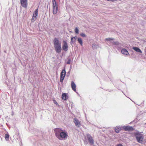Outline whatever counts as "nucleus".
Masks as SVG:
<instances>
[{"label":"nucleus","instance_id":"nucleus-1","mask_svg":"<svg viewBox=\"0 0 146 146\" xmlns=\"http://www.w3.org/2000/svg\"><path fill=\"white\" fill-rule=\"evenodd\" d=\"M54 131L56 136L59 140H62L67 138L68 133L65 130L57 128L54 129Z\"/></svg>","mask_w":146,"mask_h":146},{"label":"nucleus","instance_id":"nucleus-2","mask_svg":"<svg viewBox=\"0 0 146 146\" xmlns=\"http://www.w3.org/2000/svg\"><path fill=\"white\" fill-rule=\"evenodd\" d=\"M53 43L56 52L57 53L60 54L62 50L61 42L58 38H55L53 40Z\"/></svg>","mask_w":146,"mask_h":146},{"label":"nucleus","instance_id":"nucleus-3","mask_svg":"<svg viewBox=\"0 0 146 146\" xmlns=\"http://www.w3.org/2000/svg\"><path fill=\"white\" fill-rule=\"evenodd\" d=\"M135 137L138 143L141 144L144 143V137L143 134L139 133L136 132L135 133Z\"/></svg>","mask_w":146,"mask_h":146},{"label":"nucleus","instance_id":"nucleus-4","mask_svg":"<svg viewBox=\"0 0 146 146\" xmlns=\"http://www.w3.org/2000/svg\"><path fill=\"white\" fill-rule=\"evenodd\" d=\"M87 139L90 145H94V141L92 136L89 134L88 133L86 134Z\"/></svg>","mask_w":146,"mask_h":146},{"label":"nucleus","instance_id":"nucleus-5","mask_svg":"<svg viewBox=\"0 0 146 146\" xmlns=\"http://www.w3.org/2000/svg\"><path fill=\"white\" fill-rule=\"evenodd\" d=\"M121 129H122L124 130L125 131H132L134 129L133 127L129 126L128 125L121 126Z\"/></svg>","mask_w":146,"mask_h":146},{"label":"nucleus","instance_id":"nucleus-6","mask_svg":"<svg viewBox=\"0 0 146 146\" xmlns=\"http://www.w3.org/2000/svg\"><path fill=\"white\" fill-rule=\"evenodd\" d=\"M68 46L67 43L66 41H63V44L62 46V50L65 51H67L68 50Z\"/></svg>","mask_w":146,"mask_h":146},{"label":"nucleus","instance_id":"nucleus-7","mask_svg":"<svg viewBox=\"0 0 146 146\" xmlns=\"http://www.w3.org/2000/svg\"><path fill=\"white\" fill-rule=\"evenodd\" d=\"M38 8H37L34 11L32 18V21L33 20L35 21L36 19V18L38 16Z\"/></svg>","mask_w":146,"mask_h":146},{"label":"nucleus","instance_id":"nucleus-8","mask_svg":"<svg viewBox=\"0 0 146 146\" xmlns=\"http://www.w3.org/2000/svg\"><path fill=\"white\" fill-rule=\"evenodd\" d=\"M20 3L22 6L26 8L27 7V0H20Z\"/></svg>","mask_w":146,"mask_h":146},{"label":"nucleus","instance_id":"nucleus-9","mask_svg":"<svg viewBox=\"0 0 146 146\" xmlns=\"http://www.w3.org/2000/svg\"><path fill=\"white\" fill-rule=\"evenodd\" d=\"M74 122L75 125L78 127H79L80 126V123L79 121L76 118H74Z\"/></svg>","mask_w":146,"mask_h":146},{"label":"nucleus","instance_id":"nucleus-10","mask_svg":"<svg viewBox=\"0 0 146 146\" xmlns=\"http://www.w3.org/2000/svg\"><path fill=\"white\" fill-rule=\"evenodd\" d=\"M62 98L64 100H66L68 99V94L63 93L62 95Z\"/></svg>","mask_w":146,"mask_h":146},{"label":"nucleus","instance_id":"nucleus-11","mask_svg":"<svg viewBox=\"0 0 146 146\" xmlns=\"http://www.w3.org/2000/svg\"><path fill=\"white\" fill-rule=\"evenodd\" d=\"M71 87L72 90L75 92H76V86L74 82L72 81L71 83Z\"/></svg>","mask_w":146,"mask_h":146},{"label":"nucleus","instance_id":"nucleus-12","mask_svg":"<svg viewBox=\"0 0 146 146\" xmlns=\"http://www.w3.org/2000/svg\"><path fill=\"white\" fill-rule=\"evenodd\" d=\"M121 53L123 54H124L126 55H127L129 54V53L127 50L125 48H122L121 50Z\"/></svg>","mask_w":146,"mask_h":146},{"label":"nucleus","instance_id":"nucleus-13","mask_svg":"<svg viewBox=\"0 0 146 146\" xmlns=\"http://www.w3.org/2000/svg\"><path fill=\"white\" fill-rule=\"evenodd\" d=\"M122 129H121V126L116 127L115 128V131L117 133H119L120 131Z\"/></svg>","mask_w":146,"mask_h":146},{"label":"nucleus","instance_id":"nucleus-14","mask_svg":"<svg viewBox=\"0 0 146 146\" xmlns=\"http://www.w3.org/2000/svg\"><path fill=\"white\" fill-rule=\"evenodd\" d=\"M66 74V72L65 71V69L64 68L63 69L60 73V77H63L65 76Z\"/></svg>","mask_w":146,"mask_h":146},{"label":"nucleus","instance_id":"nucleus-15","mask_svg":"<svg viewBox=\"0 0 146 146\" xmlns=\"http://www.w3.org/2000/svg\"><path fill=\"white\" fill-rule=\"evenodd\" d=\"M133 49L136 51L140 53H142V51L140 49L137 47H134Z\"/></svg>","mask_w":146,"mask_h":146},{"label":"nucleus","instance_id":"nucleus-16","mask_svg":"<svg viewBox=\"0 0 146 146\" xmlns=\"http://www.w3.org/2000/svg\"><path fill=\"white\" fill-rule=\"evenodd\" d=\"M58 10V7H53V13L54 14H56Z\"/></svg>","mask_w":146,"mask_h":146},{"label":"nucleus","instance_id":"nucleus-17","mask_svg":"<svg viewBox=\"0 0 146 146\" xmlns=\"http://www.w3.org/2000/svg\"><path fill=\"white\" fill-rule=\"evenodd\" d=\"M52 6L53 7H58L56 0H52Z\"/></svg>","mask_w":146,"mask_h":146},{"label":"nucleus","instance_id":"nucleus-18","mask_svg":"<svg viewBox=\"0 0 146 146\" xmlns=\"http://www.w3.org/2000/svg\"><path fill=\"white\" fill-rule=\"evenodd\" d=\"M77 38L76 36H74L71 38L70 41L71 44H73L76 41V38Z\"/></svg>","mask_w":146,"mask_h":146},{"label":"nucleus","instance_id":"nucleus-19","mask_svg":"<svg viewBox=\"0 0 146 146\" xmlns=\"http://www.w3.org/2000/svg\"><path fill=\"white\" fill-rule=\"evenodd\" d=\"M111 43L113 45H115L116 46H119L120 44L118 41H113Z\"/></svg>","mask_w":146,"mask_h":146},{"label":"nucleus","instance_id":"nucleus-20","mask_svg":"<svg viewBox=\"0 0 146 146\" xmlns=\"http://www.w3.org/2000/svg\"><path fill=\"white\" fill-rule=\"evenodd\" d=\"M77 40L78 42L82 46V39L80 38H78Z\"/></svg>","mask_w":146,"mask_h":146},{"label":"nucleus","instance_id":"nucleus-21","mask_svg":"<svg viewBox=\"0 0 146 146\" xmlns=\"http://www.w3.org/2000/svg\"><path fill=\"white\" fill-rule=\"evenodd\" d=\"M114 39V38H106L105 40L107 41L111 42V40H113Z\"/></svg>","mask_w":146,"mask_h":146},{"label":"nucleus","instance_id":"nucleus-22","mask_svg":"<svg viewBox=\"0 0 146 146\" xmlns=\"http://www.w3.org/2000/svg\"><path fill=\"white\" fill-rule=\"evenodd\" d=\"M9 134L7 133L5 135V139L6 140L8 141L9 140Z\"/></svg>","mask_w":146,"mask_h":146},{"label":"nucleus","instance_id":"nucleus-23","mask_svg":"<svg viewBox=\"0 0 146 146\" xmlns=\"http://www.w3.org/2000/svg\"><path fill=\"white\" fill-rule=\"evenodd\" d=\"M71 59L70 58L68 57V61L67 62H66V64H70L71 63Z\"/></svg>","mask_w":146,"mask_h":146},{"label":"nucleus","instance_id":"nucleus-24","mask_svg":"<svg viewBox=\"0 0 146 146\" xmlns=\"http://www.w3.org/2000/svg\"><path fill=\"white\" fill-rule=\"evenodd\" d=\"M65 76H62V77H60V82H61V83H63V80L64 79V78H65Z\"/></svg>","mask_w":146,"mask_h":146},{"label":"nucleus","instance_id":"nucleus-25","mask_svg":"<svg viewBox=\"0 0 146 146\" xmlns=\"http://www.w3.org/2000/svg\"><path fill=\"white\" fill-rule=\"evenodd\" d=\"M97 46L95 44H93L92 45V47L93 49L97 48Z\"/></svg>","mask_w":146,"mask_h":146},{"label":"nucleus","instance_id":"nucleus-26","mask_svg":"<svg viewBox=\"0 0 146 146\" xmlns=\"http://www.w3.org/2000/svg\"><path fill=\"white\" fill-rule=\"evenodd\" d=\"M75 32L76 34H78L79 33V30L78 29L77 27H76L75 29Z\"/></svg>","mask_w":146,"mask_h":146},{"label":"nucleus","instance_id":"nucleus-27","mask_svg":"<svg viewBox=\"0 0 146 146\" xmlns=\"http://www.w3.org/2000/svg\"><path fill=\"white\" fill-rule=\"evenodd\" d=\"M116 47L117 48L118 50H120V49H121V44H120V45H119V46H117Z\"/></svg>","mask_w":146,"mask_h":146},{"label":"nucleus","instance_id":"nucleus-28","mask_svg":"<svg viewBox=\"0 0 146 146\" xmlns=\"http://www.w3.org/2000/svg\"><path fill=\"white\" fill-rule=\"evenodd\" d=\"M80 35L84 38L86 36V35L83 33H81L80 34Z\"/></svg>","mask_w":146,"mask_h":146},{"label":"nucleus","instance_id":"nucleus-29","mask_svg":"<svg viewBox=\"0 0 146 146\" xmlns=\"http://www.w3.org/2000/svg\"><path fill=\"white\" fill-rule=\"evenodd\" d=\"M117 0H107V1H112V2L115 1H117Z\"/></svg>","mask_w":146,"mask_h":146},{"label":"nucleus","instance_id":"nucleus-30","mask_svg":"<svg viewBox=\"0 0 146 146\" xmlns=\"http://www.w3.org/2000/svg\"><path fill=\"white\" fill-rule=\"evenodd\" d=\"M54 103L55 104H58V103L55 100H54Z\"/></svg>","mask_w":146,"mask_h":146},{"label":"nucleus","instance_id":"nucleus-31","mask_svg":"<svg viewBox=\"0 0 146 146\" xmlns=\"http://www.w3.org/2000/svg\"><path fill=\"white\" fill-rule=\"evenodd\" d=\"M117 146H123V145L121 144H117Z\"/></svg>","mask_w":146,"mask_h":146},{"label":"nucleus","instance_id":"nucleus-32","mask_svg":"<svg viewBox=\"0 0 146 146\" xmlns=\"http://www.w3.org/2000/svg\"><path fill=\"white\" fill-rule=\"evenodd\" d=\"M70 70L67 73V74L68 75L69 74H70Z\"/></svg>","mask_w":146,"mask_h":146},{"label":"nucleus","instance_id":"nucleus-33","mask_svg":"<svg viewBox=\"0 0 146 146\" xmlns=\"http://www.w3.org/2000/svg\"><path fill=\"white\" fill-rule=\"evenodd\" d=\"M4 52L5 53H6V50H5Z\"/></svg>","mask_w":146,"mask_h":146},{"label":"nucleus","instance_id":"nucleus-34","mask_svg":"<svg viewBox=\"0 0 146 146\" xmlns=\"http://www.w3.org/2000/svg\"><path fill=\"white\" fill-rule=\"evenodd\" d=\"M131 124V123H129V124Z\"/></svg>","mask_w":146,"mask_h":146},{"label":"nucleus","instance_id":"nucleus-35","mask_svg":"<svg viewBox=\"0 0 146 146\" xmlns=\"http://www.w3.org/2000/svg\"><path fill=\"white\" fill-rule=\"evenodd\" d=\"M59 1H60V0H59Z\"/></svg>","mask_w":146,"mask_h":146}]
</instances>
